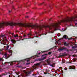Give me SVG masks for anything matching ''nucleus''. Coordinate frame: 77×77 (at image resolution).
<instances>
[{
	"label": "nucleus",
	"mask_w": 77,
	"mask_h": 77,
	"mask_svg": "<svg viewBox=\"0 0 77 77\" xmlns=\"http://www.w3.org/2000/svg\"><path fill=\"white\" fill-rule=\"evenodd\" d=\"M17 25L20 26V27H31L32 29H38L39 31H41L42 30V29L44 27L46 28V27H48L50 29V26H38L36 25H33L32 24H25L24 23H18Z\"/></svg>",
	"instance_id": "f257e3e1"
},
{
	"label": "nucleus",
	"mask_w": 77,
	"mask_h": 77,
	"mask_svg": "<svg viewBox=\"0 0 77 77\" xmlns=\"http://www.w3.org/2000/svg\"><path fill=\"white\" fill-rule=\"evenodd\" d=\"M41 63L40 62L34 64L32 67V69H30V72H25V70H23L24 72L25 73V74H26V75H29V74H31V72H32V71H33L34 69H38V67L37 66L40 65V64H41Z\"/></svg>",
	"instance_id": "f03ea898"
},
{
	"label": "nucleus",
	"mask_w": 77,
	"mask_h": 77,
	"mask_svg": "<svg viewBox=\"0 0 77 77\" xmlns=\"http://www.w3.org/2000/svg\"><path fill=\"white\" fill-rule=\"evenodd\" d=\"M47 63H48V65H50L52 67H53V65L50 64V59L47 60Z\"/></svg>",
	"instance_id": "7ed1b4c3"
},
{
	"label": "nucleus",
	"mask_w": 77,
	"mask_h": 77,
	"mask_svg": "<svg viewBox=\"0 0 77 77\" xmlns=\"http://www.w3.org/2000/svg\"><path fill=\"white\" fill-rule=\"evenodd\" d=\"M64 38L66 39H68V36H67L66 35H64L63 36V38H60L59 40V41H60V40H63Z\"/></svg>",
	"instance_id": "20e7f679"
},
{
	"label": "nucleus",
	"mask_w": 77,
	"mask_h": 77,
	"mask_svg": "<svg viewBox=\"0 0 77 77\" xmlns=\"http://www.w3.org/2000/svg\"><path fill=\"white\" fill-rule=\"evenodd\" d=\"M4 56H5V58L6 59H8V58L10 57V55H8V56L7 55V53L4 54Z\"/></svg>",
	"instance_id": "39448f33"
},
{
	"label": "nucleus",
	"mask_w": 77,
	"mask_h": 77,
	"mask_svg": "<svg viewBox=\"0 0 77 77\" xmlns=\"http://www.w3.org/2000/svg\"><path fill=\"white\" fill-rule=\"evenodd\" d=\"M2 41L4 43H3L4 45H6V42L7 41V39L3 38Z\"/></svg>",
	"instance_id": "423d86ee"
},
{
	"label": "nucleus",
	"mask_w": 77,
	"mask_h": 77,
	"mask_svg": "<svg viewBox=\"0 0 77 77\" xmlns=\"http://www.w3.org/2000/svg\"><path fill=\"white\" fill-rule=\"evenodd\" d=\"M66 50V48L63 47L62 48L58 49V51H62V50Z\"/></svg>",
	"instance_id": "0eeeda50"
},
{
	"label": "nucleus",
	"mask_w": 77,
	"mask_h": 77,
	"mask_svg": "<svg viewBox=\"0 0 77 77\" xmlns=\"http://www.w3.org/2000/svg\"><path fill=\"white\" fill-rule=\"evenodd\" d=\"M51 54V52H49L48 54H44L42 55V57H43L44 56H47V55H48V54L50 55Z\"/></svg>",
	"instance_id": "6e6552de"
},
{
	"label": "nucleus",
	"mask_w": 77,
	"mask_h": 77,
	"mask_svg": "<svg viewBox=\"0 0 77 77\" xmlns=\"http://www.w3.org/2000/svg\"><path fill=\"white\" fill-rule=\"evenodd\" d=\"M11 42H12V43H13V44H14L16 43L17 41H16L14 39H11Z\"/></svg>",
	"instance_id": "1a4fd4ad"
},
{
	"label": "nucleus",
	"mask_w": 77,
	"mask_h": 77,
	"mask_svg": "<svg viewBox=\"0 0 77 77\" xmlns=\"http://www.w3.org/2000/svg\"><path fill=\"white\" fill-rule=\"evenodd\" d=\"M46 59V57H43L42 58L38 59L39 60V61H41V60H44V59Z\"/></svg>",
	"instance_id": "9d476101"
},
{
	"label": "nucleus",
	"mask_w": 77,
	"mask_h": 77,
	"mask_svg": "<svg viewBox=\"0 0 77 77\" xmlns=\"http://www.w3.org/2000/svg\"><path fill=\"white\" fill-rule=\"evenodd\" d=\"M64 44L65 46H68V45H69V43L67 44L66 43V42L64 43Z\"/></svg>",
	"instance_id": "9b49d317"
},
{
	"label": "nucleus",
	"mask_w": 77,
	"mask_h": 77,
	"mask_svg": "<svg viewBox=\"0 0 77 77\" xmlns=\"http://www.w3.org/2000/svg\"><path fill=\"white\" fill-rule=\"evenodd\" d=\"M7 47L6 48V50H8V49L9 48V45L8 44H7Z\"/></svg>",
	"instance_id": "f8f14e48"
},
{
	"label": "nucleus",
	"mask_w": 77,
	"mask_h": 77,
	"mask_svg": "<svg viewBox=\"0 0 77 77\" xmlns=\"http://www.w3.org/2000/svg\"><path fill=\"white\" fill-rule=\"evenodd\" d=\"M16 62V61H14L11 62V63H10V65H13V62Z\"/></svg>",
	"instance_id": "ddd939ff"
},
{
	"label": "nucleus",
	"mask_w": 77,
	"mask_h": 77,
	"mask_svg": "<svg viewBox=\"0 0 77 77\" xmlns=\"http://www.w3.org/2000/svg\"><path fill=\"white\" fill-rule=\"evenodd\" d=\"M73 62H76V61H77V59H75V58H73Z\"/></svg>",
	"instance_id": "4468645a"
},
{
	"label": "nucleus",
	"mask_w": 77,
	"mask_h": 77,
	"mask_svg": "<svg viewBox=\"0 0 77 77\" xmlns=\"http://www.w3.org/2000/svg\"><path fill=\"white\" fill-rule=\"evenodd\" d=\"M66 51H72V49H70V50L67 49V48H66Z\"/></svg>",
	"instance_id": "2eb2a0df"
},
{
	"label": "nucleus",
	"mask_w": 77,
	"mask_h": 77,
	"mask_svg": "<svg viewBox=\"0 0 77 77\" xmlns=\"http://www.w3.org/2000/svg\"><path fill=\"white\" fill-rule=\"evenodd\" d=\"M12 72H9L7 73V74H12Z\"/></svg>",
	"instance_id": "dca6fc26"
},
{
	"label": "nucleus",
	"mask_w": 77,
	"mask_h": 77,
	"mask_svg": "<svg viewBox=\"0 0 77 77\" xmlns=\"http://www.w3.org/2000/svg\"><path fill=\"white\" fill-rule=\"evenodd\" d=\"M5 35L2 34L1 35V37H2V38H4V37H5Z\"/></svg>",
	"instance_id": "f3484780"
},
{
	"label": "nucleus",
	"mask_w": 77,
	"mask_h": 77,
	"mask_svg": "<svg viewBox=\"0 0 77 77\" xmlns=\"http://www.w3.org/2000/svg\"><path fill=\"white\" fill-rule=\"evenodd\" d=\"M72 49H74L75 48H76V47L75 46H72Z\"/></svg>",
	"instance_id": "a211bd4d"
},
{
	"label": "nucleus",
	"mask_w": 77,
	"mask_h": 77,
	"mask_svg": "<svg viewBox=\"0 0 77 77\" xmlns=\"http://www.w3.org/2000/svg\"><path fill=\"white\" fill-rule=\"evenodd\" d=\"M46 72H49V71H50V70L48 69H46Z\"/></svg>",
	"instance_id": "6ab92c4d"
},
{
	"label": "nucleus",
	"mask_w": 77,
	"mask_h": 77,
	"mask_svg": "<svg viewBox=\"0 0 77 77\" xmlns=\"http://www.w3.org/2000/svg\"><path fill=\"white\" fill-rule=\"evenodd\" d=\"M34 33L36 35H38V34H39V33L37 32H34Z\"/></svg>",
	"instance_id": "aec40b11"
},
{
	"label": "nucleus",
	"mask_w": 77,
	"mask_h": 77,
	"mask_svg": "<svg viewBox=\"0 0 77 77\" xmlns=\"http://www.w3.org/2000/svg\"><path fill=\"white\" fill-rule=\"evenodd\" d=\"M72 69H75V66H73Z\"/></svg>",
	"instance_id": "412c9836"
},
{
	"label": "nucleus",
	"mask_w": 77,
	"mask_h": 77,
	"mask_svg": "<svg viewBox=\"0 0 77 77\" xmlns=\"http://www.w3.org/2000/svg\"><path fill=\"white\" fill-rule=\"evenodd\" d=\"M48 33H54V32H48Z\"/></svg>",
	"instance_id": "4be33fe9"
},
{
	"label": "nucleus",
	"mask_w": 77,
	"mask_h": 77,
	"mask_svg": "<svg viewBox=\"0 0 77 77\" xmlns=\"http://www.w3.org/2000/svg\"><path fill=\"white\" fill-rule=\"evenodd\" d=\"M18 37V35H14V38H17V37Z\"/></svg>",
	"instance_id": "5701e85b"
},
{
	"label": "nucleus",
	"mask_w": 77,
	"mask_h": 77,
	"mask_svg": "<svg viewBox=\"0 0 77 77\" xmlns=\"http://www.w3.org/2000/svg\"><path fill=\"white\" fill-rule=\"evenodd\" d=\"M44 2H43L42 3H40V4H38V5L39 6V5H43V4H44Z\"/></svg>",
	"instance_id": "b1692460"
},
{
	"label": "nucleus",
	"mask_w": 77,
	"mask_h": 77,
	"mask_svg": "<svg viewBox=\"0 0 77 77\" xmlns=\"http://www.w3.org/2000/svg\"><path fill=\"white\" fill-rule=\"evenodd\" d=\"M3 51V50L2 49H0V54H1V51Z\"/></svg>",
	"instance_id": "393cba45"
},
{
	"label": "nucleus",
	"mask_w": 77,
	"mask_h": 77,
	"mask_svg": "<svg viewBox=\"0 0 77 77\" xmlns=\"http://www.w3.org/2000/svg\"><path fill=\"white\" fill-rule=\"evenodd\" d=\"M15 73H16V74H17V75H18V74H19V72H18V73H17V72H15Z\"/></svg>",
	"instance_id": "a878e982"
},
{
	"label": "nucleus",
	"mask_w": 77,
	"mask_h": 77,
	"mask_svg": "<svg viewBox=\"0 0 77 77\" xmlns=\"http://www.w3.org/2000/svg\"><path fill=\"white\" fill-rule=\"evenodd\" d=\"M75 26L76 27H77V23H75Z\"/></svg>",
	"instance_id": "bb28decb"
},
{
	"label": "nucleus",
	"mask_w": 77,
	"mask_h": 77,
	"mask_svg": "<svg viewBox=\"0 0 77 77\" xmlns=\"http://www.w3.org/2000/svg\"><path fill=\"white\" fill-rule=\"evenodd\" d=\"M64 69H65V70H67V69H68L66 68H64Z\"/></svg>",
	"instance_id": "cd10ccee"
},
{
	"label": "nucleus",
	"mask_w": 77,
	"mask_h": 77,
	"mask_svg": "<svg viewBox=\"0 0 77 77\" xmlns=\"http://www.w3.org/2000/svg\"><path fill=\"white\" fill-rule=\"evenodd\" d=\"M73 57H75V56H77V55H73Z\"/></svg>",
	"instance_id": "c85d7f7f"
},
{
	"label": "nucleus",
	"mask_w": 77,
	"mask_h": 77,
	"mask_svg": "<svg viewBox=\"0 0 77 77\" xmlns=\"http://www.w3.org/2000/svg\"><path fill=\"white\" fill-rule=\"evenodd\" d=\"M2 76H3V75H2V74L0 75V77H2Z\"/></svg>",
	"instance_id": "c756f323"
},
{
	"label": "nucleus",
	"mask_w": 77,
	"mask_h": 77,
	"mask_svg": "<svg viewBox=\"0 0 77 77\" xmlns=\"http://www.w3.org/2000/svg\"><path fill=\"white\" fill-rule=\"evenodd\" d=\"M29 64H30V63H26V65H29Z\"/></svg>",
	"instance_id": "7c9ffc66"
},
{
	"label": "nucleus",
	"mask_w": 77,
	"mask_h": 77,
	"mask_svg": "<svg viewBox=\"0 0 77 77\" xmlns=\"http://www.w3.org/2000/svg\"><path fill=\"white\" fill-rule=\"evenodd\" d=\"M5 63H9V62H5V63L4 64H5Z\"/></svg>",
	"instance_id": "2f4dec72"
},
{
	"label": "nucleus",
	"mask_w": 77,
	"mask_h": 77,
	"mask_svg": "<svg viewBox=\"0 0 77 77\" xmlns=\"http://www.w3.org/2000/svg\"><path fill=\"white\" fill-rule=\"evenodd\" d=\"M69 68H70V69H72V66H70Z\"/></svg>",
	"instance_id": "473e14b6"
},
{
	"label": "nucleus",
	"mask_w": 77,
	"mask_h": 77,
	"mask_svg": "<svg viewBox=\"0 0 77 77\" xmlns=\"http://www.w3.org/2000/svg\"><path fill=\"white\" fill-rule=\"evenodd\" d=\"M3 60L2 58H0V61H1V60Z\"/></svg>",
	"instance_id": "72a5a7b5"
},
{
	"label": "nucleus",
	"mask_w": 77,
	"mask_h": 77,
	"mask_svg": "<svg viewBox=\"0 0 77 77\" xmlns=\"http://www.w3.org/2000/svg\"><path fill=\"white\" fill-rule=\"evenodd\" d=\"M29 35H30V36H31V35H32V34H28V36H29Z\"/></svg>",
	"instance_id": "f704fd0d"
},
{
	"label": "nucleus",
	"mask_w": 77,
	"mask_h": 77,
	"mask_svg": "<svg viewBox=\"0 0 77 77\" xmlns=\"http://www.w3.org/2000/svg\"><path fill=\"white\" fill-rule=\"evenodd\" d=\"M2 76H3V75H6L5 74V73H3V74H2Z\"/></svg>",
	"instance_id": "c9c22d12"
},
{
	"label": "nucleus",
	"mask_w": 77,
	"mask_h": 77,
	"mask_svg": "<svg viewBox=\"0 0 77 77\" xmlns=\"http://www.w3.org/2000/svg\"><path fill=\"white\" fill-rule=\"evenodd\" d=\"M25 18H29V16H26V17H25Z\"/></svg>",
	"instance_id": "e433bc0d"
},
{
	"label": "nucleus",
	"mask_w": 77,
	"mask_h": 77,
	"mask_svg": "<svg viewBox=\"0 0 77 77\" xmlns=\"http://www.w3.org/2000/svg\"><path fill=\"white\" fill-rule=\"evenodd\" d=\"M23 36L24 37H26V35H24Z\"/></svg>",
	"instance_id": "4c0bfd02"
},
{
	"label": "nucleus",
	"mask_w": 77,
	"mask_h": 77,
	"mask_svg": "<svg viewBox=\"0 0 77 77\" xmlns=\"http://www.w3.org/2000/svg\"><path fill=\"white\" fill-rule=\"evenodd\" d=\"M8 33H9V34L10 35H11V32H8Z\"/></svg>",
	"instance_id": "58836bf2"
},
{
	"label": "nucleus",
	"mask_w": 77,
	"mask_h": 77,
	"mask_svg": "<svg viewBox=\"0 0 77 77\" xmlns=\"http://www.w3.org/2000/svg\"><path fill=\"white\" fill-rule=\"evenodd\" d=\"M2 69V68H0V71H1V70Z\"/></svg>",
	"instance_id": "ea45409f"
},
{
	"label": "nucleus",
	"mask_w": 77,
	"mask_h": 77,
	"mask_svg": "<svg viewBox=\"0 0 77 77\" xmlns=\"http://www.w3.org/2000/svg\"><path fill=\"white\" fill-rule=\"evenodd\" d=\"M45 52H46V51H43V52H42V53H45Z\"/></svg>",
	"instance_id": "a19ab883"
},
{
	"label": "nucleus",
	"mask_w": 77,
	"mask_h": 77,
	"mask_svg": "<svg viewBox=\"0 0 77 77\" xmlns=\"http://www.w3.org/2000/svg\"><path fill=\"white\" fill-rule=\"evenodd\" d=\"M44 74H47V73H45V72H44Z\"/></svg>",
	"instance_id": "79ce46f5"
},
{
	"label": "nucleus",
	"mask_w": 77,
	"mask_h": 77,
	"mask_svg": "<svg viewBox=\"0 0 77 77\" xmlns=\"http://www.w3.org/2000/svg\"><path fill=\"white\" fill-rule=\"evenodd\" d=\"M47 33H45L44 34L45 35H47Z\"/></svg>",
	"instance_id": "37998d69"
},
{
	"label": "nucleus",
	"mask_w": 77,
	"mask_h": 77,
	"mask_svg": "<svg viewBox=\"0 0 77 77\" xmlns=\"http://www.w3.org/2000/svg\"><path fill=\"white\" fill-rule=\"evenodd\" d=\"M11 11H9V13H11Z\"/></svg>",
	"instance_id": "c03bdc74"
},
{
	"label": "nucleus",
	"mask_w": 77,
	"mask_h": 77,
	"mask_svg": "<svg viewBox=\"0 0 77 77\" xmlns=\"http://www.w3.org/2000/svg\"><path fill=\"white\" fill-rule=\"evenodd\" d=\"M27 62H29V60H27Z\"/></svg>",
	"instance_id": "a18cd8bd"
},
{
	"label": "nucleus",
	"mask_w": 77,
	"mask_h": 77,
	"mask_svg": "<svg viewBox=\"0 0 77 77\" xmlns=\"http://www.w3.org/2000/svg\"><path fill=\"white\" fill-rule=\"evenodd\" d=\"M41 54V53H39L38 54Z\"/></svg>",
	"instance_id": "49530a36"
},
{
	"label": "nucleus",
	"mask_w": 77,
	"mask_h": 77,
	"mask_svg": "<svg viewBox=\"0 0 77 77\" xmlns=\"http://www.w3.org/2000/svg\"><path fill=\"white\" fill-rule=\"evenodd\" d=\"M58 18H60V17L58 16Z\"/></svg>",
	"instance_id": "de8ad7c7"
},
{
	"label": "nucleus",
	"mask_w": 77,
	"mask_h": 77,
	"mask_svg": "<svg viewBox=\"0 0 77 77\" xmlns=\"http://www.w3.org/2000/svg\"><path fill=\"white\" fill-rule=\"evenodd\" d=\"M60 68H61V69H62V67H60Z\"/></svg>",
	"instance_id": "09e8293b"
},
{
	"label": "nucleus",
	"mask_w": 77,
	"mask_h": 77,
	"mask_svg": "<svg viewBox=\"0 0 77 77\" xmlns=\"http://www.w3.org/2000/svg\"><path fill=\"white\" fill-rule=\"evenodd\" d=\"M41 35H42H42H39V36H41Z\"/></svg>",
	"instance_id": "8fccbe9b"
},
{
	"label": "nucleus",
	"mask_w": 77,
	"mask_h": 77,
	"mask_svg": "<svg viewBox=\"0 0 77 77\" xmlns=\"http://www.w3.org/2000/svg\"><path fill=\"white\" fill-rule=\"evenodd\" d=\"M67 47H68V48H69V46L68 45V46H67Z\"/></svg>",
	"instance_id": "3c124183"
},
{
	"label": "nucleus",
	"mask_w": 77,
	"mask_h": 77,
	"mask_svg": "<svg viewBox=\"0 0 77 77\" xmlns=\"http://www.w3.org/2000/svg\"><path fill=\"white\" fill-rule=\"evenodd\" d=\"M37 57H39V56H38V55H37Z\"/></svg>",
	"instance_id": "603ef678"
},
{
	"label": "nucleus",
	"mask_w": 77,
	"mask_h": 77,
	"mask_svg": "<svg viewBox=\"0 0 77 77\" xmlns=\"http://www.w3.org/2000/svg\"><path fill=\"white\" fill-rule=\"evenodd\" d=\"M61 72H63V70H61Z\"/></svg>",
	"instance_id": "864d4df0"
},
{
	"label": "nucleus",
	"mask_w": 77,
	"mask_h": 77,
	"mask_svg": "<svg viewBox=\"0 0 77 77\" xmlns=\"http://www.w3.org/2000/svg\"><path fill=\"white\" fill-rule=\"evenodd\" d=\"M12 35H14V33H12Z\"/></svg>",
	"instance_id": "5fc2aeb1"
},
{
	"label": "nucleus",
	"mask_w": 77,
	"mask_h": 77,
	"mask_svg": "<svg viewBox=\"0 0 77 77\" xmlns=\"http://www.w3.org/2000/svg\"><path fill=\"white\" fill-rule=\"evenodd\" d=\"M32 75H34V74H32Z\"/></svg>",
	"instance_id": "6e6d98bb"
},
{
	"label": "nucleus",
	"mask_w": 77,
	"mask_h": 77,
	"mask_svg": "<svg viewBox=\"0 0 77 77\" xmlns=\"http://www.w3.org/2000/svg\"><path fill=\"white\" fill-rule=\"evenodd\" d=\"M20 75H18V77H20Z\"/></svg>",
	"instance_id": "4d7b16f0"
},
{
	"label": "nucleus",
	"mask_w": 77,
	"mask_h": 77,
	"mask_svg": "<svg viewBox=\"0 0 77 77\" xmlns=\"http://www.w3.org/2000/svg\"><path fill=\"white\" fill-rule=\"evenodd\" d=\"M38 77H42V76H39Z\"/></svg>",
	"instance_id": "13d9d810"
},
{
	"label": "nucleus",
	"mask_w": 77,
	"mask_h": 77,
	"mask_svg": "<svg viewBox=\"0 0 77 77\" xmlns=\"http://www.w3.org/2000/svg\"><path fill=\"white\" fill-rule=\"evenodd\" d=\"M9 75V77H11V76H10V75Z\"/></svg>",
	"instance_id": "bf43d9fd"
},
{
	"label": "nucleus",
	"mask_w": 77,
	"mask_h": 77,
	"mask_svg": "<svg viewBox=\"0 0 77 77\" xmlns=\"http://www.w3.org/2000/svg\"><path fill=\"white\" fill-rule=\"evenodd\" d=\"M69 40H70V38H68Z\"/></svg>",
	"instance_id": "052dcab7"
},
{
	"label": "nucleus",
	"mask_w": 77,
	"mask_h": 77,
	"mask_svg": "<svg viewBox=\"0 0 77 77\" xmlns=\"http://www.w3.org/2000/svg\"><path fill=\"white\" fill-rule=\"evenodd\" d=\"M22 69H24V67H22Z\"/></svg>",
	"instance_id": "680f3d73"
},
{
	"label": "nucleus",
	"mask_w": 77,
	"mask_h": 77,
	"mask_svg": "<svg viewBox=\"0 0 77 77\" xmlns=\"http://www.w3.org/2000/svg\"><path fill=\"white\" fill-rule=\"evenodd\" d=\"M13 77H15L14 76H13Z\"/></svg>",
	"instance_id": "e2e57ef3"
},
{
	"label": "nucleus",
	"mask_w": 77,
	"mask_h": 77,
	"mask_svg": "<svg viewBox=\"0 0 77 77\" xmlns=\"http://www.w3.org/2000/svg\"><path fill=\"white\" fill-rule=\"evenodd\" d=\"M35 37H36V38H37V36H35Z\"/></svg>",
	"instance_id": "0e129e2a"
},
{
	"label": "nucleus",
	"mask_w": 77,
	"mask_h": 77,
	"mask_svg": "<svg viewBox=\"0 0 77 77\" xmlns=\"http://www.w3.org/2000/svg\"><path fill=\"white\" fill-rule=\"evenodd\" d=\"M54 65H55V63H54Z\"/></svg>",
	"instance_id": "69168bd1"
},
{
	"label": "nucleus",
	"mask_w": 77,
	"mask_h": 77,
	"mask_svg": "<svg viewBox=\"0 0 77 77\" xmlns=\"http://www.w3.org/2000/svg\"><path fill=\"white\" fill-rule=\"evenodd\" d=\"M25 6H26V4H25Z\"/></svg>",
	"instance_id": "338daca9"
},
{
	"label": "nucleus",
	"mask_w": 77,
	"mask_h": 77,
	"mask_svg": "<svg viewBox=\"0 0 77 77\" xmlns=\"http://www.w3.org/2000/svg\"><path fill=\"white\" fill-rule=\"evenodd\" d=\"M60 36V35H59V36Z\"/></svg>",
	"instance_id": "774afa93"
}]
</instances>
